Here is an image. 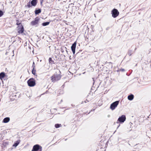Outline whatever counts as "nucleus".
<instances>
[{
	"mask_svg": "<svg viewBox=\"0 0 151 151\" xmlns=\"http://www.w3.org/2000/svg\"><path fill=\"white\" fill-rule=\"evenodd\" d=\"M18 27V33L19 34L22 33L24 31V28L22 25H19Z\"/></svg>",
	"mask_w": 151,
	"mask_h": 151,
	"instance_id": "obj_8",
	"label": "nucleus"
},
{
	"mask_svg": "<svg viewBox=\"0 0 151 151\" xmlns=\"http://www.w3.org/2000/svg\"><path fill=\"white\" fill-rule=\"evenodd\" d=\"M36 70L35 68H33L32 70V73L34 75H35L36 74Z\"/></svg>",
	"mask_w": 151,
	"mask_h": 151,
	"instance_id": "obj_17",
	"label": "nucleus"
},
{
	"mask_svg": "<svg viewBox=\"0 0 151 151\" xmlns=\"http://www.w3.org/2000/svg\"><path fill=\"white\" fill-rule=\"evenodd\" d=\"M76 46V43L75 42L73 44L71 47V49L73 54H74L75 52V49Z\"/></svg>",
	"mask_w": 151,
	"mask_h": 151,
	"instance_id": "obj_9",
	"label": "nucleus"
},
{
	"mask_svg": "<svg viewBox=\"0 0 151 151\" xmlns=\"http://www.w3.org/2000/svg\"><path fill=\"white\" fill-rule=\"evenodd\" d=\"M27 6L29 8H30L31 7L30 3V2L28 3Z\"/></svg>",
	"mask_w": 151,
	"mask_h": 151,
	"instance_id": "obj_21",
	"label": "nucleus"
},
{
	"mask_svg": "<svg viewBox=\"0 0 151 151\" xmlns=\"http://www.w3.org/2000/svg\"><path fill=\"white\" fill-rule=\"evenodd\" d=\"M42 3V2L41 1V3Z\"/></svg>",
	"mask_w": 151,
	"mask_h": 151,
	"instance_id": "obj_27",
	"label": "nucleus"
},
{
	"mask_svg": "<svg viewBox=\"0 0 151 151\" xmlns=\"http://www.w3.org/2000/svg\"><path fill=\"white\" fill-rule=\"evenodd\" d=\"M17 25H21V24H20V23H19V22H17Z\"/></svg>",
	"mask_w": 151,
	"mask_h": 151,
	"instance_id": "obj_24",
	"label": "nucleus"
},
{
	"mask_svg": "<svg viewBox=\"0 0 151 151\" xmlns=\"http://www.w3.org/2000/svg\"><path fill=\"white\" fill-rule=\"evenodd\" d=\"M120 126V125H119L118 127H117V129L118 128V127H119V126Z\"/></svg>",
	"mask_w": 151,
	"mask_h": 151,
	"instance_id": "obj_26",
	"label": "nucleus"
},
{
	"mask_svg": "<svg viewBox=\"0 0 151 151\" xmlns=\"http://www.w3.org/2000/svg\"><path fill=\"white\" fill-rule=\"evenodd\" d=\"M134 98V95L133 94H131L128 96V100L131 101L133 100Z\"/></svg>",
	"mask_w": 151,
	"mask_h": 151,
	"instance_id": "obj_13",
	"label": "nucleus"
},
{
	"mask_svg": "<svg viewBox=\"0 0 151 151\" xmlns=\"http://www.w3.org/2000/svg\"><path fill=\"white\" fill-rule=\"evenodd\" d=\"M37 3V0H32L31 2V4L32 6H34L36 5Z\"/></svg>",
	"mask_w": 151,
	"mask_h": 151,
	"instance_id": "obj_12",
	"label": "nucleus"
},
{
	"mask_svg": "<svg viewBox=\"0 0 151 151\" xmlns=\"http://www.w3.org/2000/svg\"><path fill=\"white\" fill-rule=\"evenodd\" d=\"M20 142V140H18L13 145V147H16L19 143Z\"/></svg>",
	"mask_w": 151,
	"mask_h": 151,
	"instance_id": "obj_14",
	"label": "nucleus"
},
{
	"mask_svg": "<svg viewBox=\"0 0 151 151\" xmlns=\"http://www.w3.org/2000/svg\"><path fill=\"white\" fill-rule=\"evenodd\" d=\"M40 20V19L39 17H36L35 19L34 20H33L31 22L30 24L32 26H37L38 25Z\"/></svg>",
	"mask_w": 151,
	"mask_h": 151,
	"instance_id": "obj_3",
	"label": "nucleus"
},
{
	"mask_svg": "<svg viewBox=\"0 0 151 151\" xmlns=\"http://www.w3.org/2000/svg\"><path fill=\"white\" fill-rule=\"evenodd\" d=\"M49 23H50L49 22H44L42 24V25L43 26H46L48 25L49 24Z\"/></svg>",
	"mask_w": 151,
	"mask_h": 151,
	"instance_id": "obj_16",
	"label": "nucleus"
},
{
	"mask_svg": "<svg viewBox=\"0 0 151 151\" xmlns=\"http://www.w3.org/2000/svg\"><path fill=\"white\" fill-rule=\"evenodd\" d=\"M126 117L125 115H122L118 119L116 123H118L119 122L120 123H123L126 120Z\"/></svg>",
	"mask_w": 151,
	"mask_h": 151,
	"instance_id": "obj_5",
	"label": "nucleus"
},
{
	"mask_svg": "<svg viewBox=\"0 0 151 151\" xmlns=\"http://www.w3.org/2000/svg\"><path fill=\"white\" fill-rule=\"evenodd\" d=\"M32 67L33 68H35V63L34 62H33Z\"/></svg>",
	"mask_w": 151,
	"mask_h": 151,
	"instance_id": "obj_22",
	"label": "nucleus"
},
{
	"mask_svg": "<svg viewBox=\"0 0 151 151\" xmlns=\"http://www.w3.org/2000/svg\"><path fill=\"white\" fill-rule=\"evenodd\" d=\"M5 76V73L4 72H1L0 73V79H2L4 78Z\"/></svg>",
	"mask_w": 151,
	"mask_h": 151,
	"instance_id": "obj_11",
	"label": "nucleus"
},
{
	"mask_svg": "<svg viewBox=\"0 0 151 151\" xmlns=\"http://www.w3.org/2000/svg\"><path fill=\"white\" fill-rule=\"evenodd\" d=\"M61 126V124H56L55 125V127L56 128H58Z\"/></svg>",
	"mask_w": 151,
	"mask_h": 151,
	"instance_id": "obj_18",
	"label": "nucleus"
},
{
	"mask_svg": "<svg viewBox=\"0 0 151 151\" xmlns=\"http://www.w3.org/2000/svg\"><path fill=\"white\" fill-rule=\"evenodd\" d=\"M128 55H129V56H130L131 55V54L130 53H129Z\"/></svg>",
	"mask_w": 151,
	"mask_h": 151,
	"instance_id": "obj_25",
	"label": "nucleus"
},
{
	"mask_svg": "<svg viewBox=\"0 0 151 151\" xmlns=\"http://www.w3.org/2000/svg\"><path fill=\"white\" fill-rule=\"evenodd\" d=\"M42 147L38 145H35L33 148L32 151H42Z\"/></svg>",
	"mask_w": 151,
	"mask_h": 151,
	"instance_id": "obj_4",
	"label": "nucleus"
},
{
	"mask_svg": "<svg viewBox=\"0 0 151 151\" xmlns=\"http://www.w3.org/2000/svg\"><path fill=\"white\" fill-rule=\"evenodd\" d=\"M27 83L29 86H33L35 84V80L33 78H30L28 81Z\"/></svg>",
	"mask_w": 151,
	"mask_h": 151,
	"instance_id": "obj_6",
	"label": "nucleus"
},
{
	"mask_svg": "<svg viewBox=\"0 0 151 151\" xmlns=\"http://www.w3.org/2000/svg\"><path fill=\"white\" fill-rule=\"evenodd\" d=\"M4 14L3 12L1 11L0 10V17L2 16Z\"/></svg>",
	"mask_w": 151,
	"mask_h": 151,
	"instance_id": "obj_19",
	"label": "nucleus"
},
{
	"mask_svg": "<svg viewBox=\"0 0 151 151\" xmlns=\"http://www.w3.org/2000/svg\"><path fill=\"white\" fill-rule=\"evenodd\" d=\"M41 12V10L40 9H38L37 10H36L35 11V13L36 14H37Z\"/></svg>",
	"mask_w": 151,
	"mask_h": 151,
	"instance_id": "obj_15",
	"label": "nucleus"
},
{
	"mask_svg": "<svg viewBox=\"0 0 151 151\" xmlns=\"http://www.w3.org/2000/svg\"><path fill=\"white\" fill-rule=\"evenodd\" d=\"M111 14L113 17L116 18L119 15V12L116 9H114L111 11Z\"/></svg>",
	"mask_w": 151,
	"mask_h": 151,
	"instance_id": "obj_2",
	"label": "nucleus"
},
{
	"mask_svg": "<svg viewBox=\"0 0 151 151\" xmlns=\"http://www.w3.org/2000/svg\"><path fill=\"white\" fill-rule=\"evenodd\" d=\"M119 71L122 72H124L125 71V70L124 69H121L119 70Z\"/></svg>",
	"mask_w": 151,
	"mask_h": 151,
	"instance_id": "obj_23",
	"label": "nucleus"
},
{
	"mask_svg": "<svg viewBox=\"0 0 151 151\" xmlns=\"http://www.w3.org/2000/svg\"><path fill=\"white\" fill-rule=\"evenodd\" d=\"M61 77L60 74L55 73L51 77V80L52 82H55L60 80Z\"/></svg>",
	"mask_w": 151,
	"mask_h": 151,
	"instance_id": "obj_1",
	"label": "nucleus"
},
{
	"mask_svg": "<svg viewBox=\"0 0 151 151\" xmlns=\"http://www.w3.org/2000/svg\"><path fill=\"white\" fill-rule=\"evenodd\" d=\"M49 61L50 63H51V62H53V61L52 60V58H49Z\"/></svg>",
	"mask_w": 151,
	"mask_h": 151,
	"instance_id": "obj_20",
	"label": "nucleus"
},
{
	"mask_svg": "<svg viewBox=\"0 0 151 151\" xmlns=\"http://www.w3.org/2000/svg\"><path fill=\"white\" fill-rule=\"evenodd\" d=\"M119 101H116L113 102V103L111 104L110 106V108L112 110H114L115 109V108L117 106V105L119 104Z\"/></svg>",
	"mask_w": 151,
	"mask_h": 151,
	"instance_id": "obj_7",
	"label": "nucleus"
},
{
	"mask_svg": "<svg viewBox=\"0 0 151 151\" xmlns=\"http://www.w3.org/2000/svg\"><path fill=\"white\" fill-rule=\"evenodd\" d=\"M10 120V119L9 117H6L3 119L2 121V122L4 123H7Z\"/></svg>",
	"mask_w": 151,
	"mask_h": 151,
	"instance_id": "obj_10",
	"label": "nucleus"
}]
</instances>
